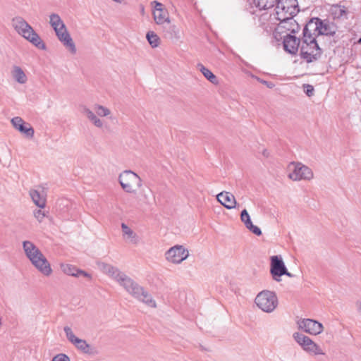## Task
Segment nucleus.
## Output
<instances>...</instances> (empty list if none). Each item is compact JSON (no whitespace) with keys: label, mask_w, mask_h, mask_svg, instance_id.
I'll return each mask as SVG.
<instances>
[{"label":"nucleus","mask_w":361,"mask_h":361,"mask_svg":"<svg viewBox=\"0 0 361 361\" xmlns=\"http://www.w3.org/2000/svg\"><path fill=\"white\" fill-rule=\"evenodd\" d=\"M29 196L36 207L44 209L47 205V192L42 187L31 188L29 190Z\"/></svg>","instance_id":"obj_17"},{"label":"nucleus","mask_w":361,"mask_h":361,"mask_svg":"<svg viewBox=\"0 0 361 361\" xmlns=\"http://www.w3.org/2000/svg\"><path fill=\"white\" fill-rule=\"evenodd\" d=\"M15 31L37 48L44 50L46 45L32 27L22 17L16 16L11 20Z\"/></svg>","instance_id":"obj_3"},{"label":"nucleus","mask_w":361,"mask_h":361,"mask_svg":"<svg viewBox=\"0 0 361 361\" xmlns=\"http://www.w3.org/2000/svg\"><path fill=\"white\" fill-rule=\"evenodd\" d=\"M313 25V24H307L305 27L301 39L300 56L307 63L317 60L322 54V49L318 45L316 33L311 32Z\"/></svg>","instance_id":"obj_2"},{"label":"nucleus","mask_w":361,"mask_h":361,"mask_svg":"<svg viewBox=\"0 0 361 361\" xmlns=\"http://www.w3.org/2000/svg\"><path fill=\"white\" fill-rule=\"evenodd\" d=\"M23 247L25 255L29 259H31L33 256L39 255V250L30 241H24L23 243Z\"/></svg>","instance_id":"obj_26"},{"label":"nucleus","mask_w":361,"mask_h":361,"mask_svg":"<svg viewBox=\"0 0 361 361\" xmlns=\"http://www.w3.org/2000/svg\"><path fill=\"white\" fill-rule=\"evenodd\" d=\"M357 310L360 312H361V302H358L356 304Z\"/></svg>","instance_id":"obj_36"},{"label":"nucleus","mask_w":361,"mask_h":361,"mask_svg":"<svg viewBox=\"0 0 361 361\" xmlns=\"http://www.w3.org/2000/svg\"><path fill=\"white\" fill-rule=\"evenodd\" d=\"M257 80L259 81L261 83L265 85L268 88H273L274 87V84L271 82H268L264 80H261L259 78H257Z\"/></svg>","instance_id":"obj_34"},{"label":"nucleus","mask_w":361,"mask_h":361,"mask_svg":"<svg viewBox=\"0 0 361 361\" xmlns=\"http://www.w3.org/2000/svg\"><path fill=\"white\" fill-rule=\"evenodd\" d=\"M262 155L264 157H269V152L267 149H264L262 150Z\"/></svg>","instance_id":"obj_35"},{"label":"nucleus","mask_w":361,"mask_h":361,"mask_svg":"<svg viewBox=\"0 0 361 361\" xmlns=\"http://www.w3.org/2000/svg\"><path fill=\"white\" fill-rule=\"evenodd\" d=\"M49 24L54 30L66 25L59 15L54 13L49 15Z\"/></svg>","instance_id":"obj_29"},{"label":"nucleus","mask_w":361,"mask_h":361,"mask_svg":"<svg viewBox=\"0 0 361 361\" xmlns=\"http://www.w3.org/2000/svg\"><path fill=\"white\" fill-rule=\"evenodd\" d=\"M283 48L286 51L295 54L300 49L301 40L295 36L287 35L283 39Z\"/></svg>","instance_id":"obj_21"},{"label":"nucleus","mask_w":361,"mask_h":361,"mask_svg":"<svg viewBox=\"0 0 361 361\" xmlns=\"http://www.w3.org/2000/svg\"><path fill=\"white\" fill-rule=\"evenodd\" d=\"M99 269L109 277L116 281L134 298L143 302L148 307L155 308L157 303L152 295L142 286L122 272L118 267L110 264L98 262Z\"/></svg>","instance_id":"obj_1"},{"label":"nucleus","mask_w":361,"mask_h":361,"mask_svg":"<svg viewBox=\"0 0 361 361\" xmlns=\"http://www.w3.org/2000/svg\"><path fill=\"white\" fill-rule=\"evenodd\" d=\"M144 11H145V8H144V7L142 6V9H141V12H142V13H144Z\"/></svg>","instance_id":"obj_38"},{"label":"nucleus","mask_w":361,"mask_h":361,"mask_svg":"<svg viewBox=\"0 0 361 361\" xmlns=\"http://www.w3.org/2000/svg\"><path fill=\"white\" fill-rule=\"evenodd\" d=\"M30 260L35 266V267L37 269L38 271H39L43 275L49 276L52 273V269L49 262L47 261L40 250L39 251V255L33 256V257H32V259Z\"/></svg>","instance_id":"obj_15"},{"label":"nucleus","mask_w":361,"mask_h":361,"mask_svg":"<svg viewBox=\"0 0 361 361\" xmlns=\"http://www.w3.org/2000/svg\"><path fill=\"white\" fill-rule=\"evenodd\" d=\"M163 36L165 38L170 39L173 41H180L182 39L183 33L180 28L173 24H166L161 27Z\"/></svg>","instance_id":"obj_19"},{"label":"nucleus","mask_w":361,"mask_h":361,"mask_svg":"<svg viewBox=\"0 0 361 361\" xmlns=\"http://www.w3.org/2000/svg\"><path fill=\"white\" fill-rule=\"evenodd\" d=\"M48 212L44 209L37 208L33 210V216L39 221L42 222L45 216H47Z\"/></svg>","instance_id":"obj_31"},{"label":"nucleus","mask_w":361,"mask_h":361,"mask_svg":"<svg viewBox=\"0 0 361 361\" xmlns=\"http://www.w3.org/2000/svg\"><path fill=\"white\" fill-rule=\"evenodd\" d=\"M122 238L123 240L128 244L137 245L140 243V238L137 233L127 226L126 224H121Z\"/></svg>","instance_id":"obj_20"},{"label":"nucleus","mask_w":361,"mask_h":361,"mask_svg":"<svg viewBox=\"0 0 361 361\" xmlns=\"http://www.w3.org/2000/svg\"><path fill=\"white\" fill-rule=\"evenodd\" d=\"M13 128L23 134L27 138L32 139L34 137L35 130L29 123H26L20 116L13 117L11 120Z\"/></svg>","instance_id":"obj_16"},{"label":"nucleus","mask_w":361,"mask_h":361,"mask_svg":"<svg viewBox=\"0 0 361 361\" xmlns=\"http://www.w3.org/2000/svg\"><path fill=\"white\" fill-rule=\"evenodd\" d=\"M121 188L128 193H136L142 186V178L131 170H125L118 175Z\"/></svg>","instance_id":"obj_4"},{"label":"nucleus","mask_w":361,"mask_h":361,"mask_svg":"<svg viewBox=\"0 0 361 361\" xmlns=\"http://www.w3.org/2000/svg\"><path fill=\"white\" fill-rule=\"evenodd\" d=\"M298 329L305 332L317 336L324 331V326L322 323L311 319H300L297 322Z\"/></svg>","instance_id":"obj_12"},{"label":"nucleus","mask_w":361,"mask_h":361,"mask_svg":"<svg viewBox=\"0 0 361 361\" xmlns=\"http://www.w3.org/2000/svg\"><path fill=\"white\" fill-rule=\"evenodd\" d=\"M152 4L154 5L152 16L155 23L161 27L170 24V16L164 6L157 1L152 2Z\"/></svg>","instance_id":"obj_11"},{"label":"nucleus","mask_w":361,"mask_h":361,"mask_svg":"<svg viewBox=\"0 0 361 361\" xmlns=\"http://www.w3.org/2000/svg\"><path fill=\"white\" fill-rule=\"evenodd\" d=\"M197 68L209 82L214 85L218 84L219 81L216 76L207 68L199 63L197 64Z\"/></svg>","instance_id":"obj_27"},{"label":"nucleus","mask_w":361,"mask_h":361,"mask_svg":"<svg viewBox=\"0 0 361 361\" xmlns=\"http://www.w3.org/2000/svg\"><path fill=\"white\" fill-rule=\"evenodd\" d=\"M286 267L281 257L279 256H272L271 257V274L274 280L279 281V279L286 274Z\"/></svg>","instance_id":"obj_18"},{"label":"nucleus","mask_w":361,"mask_h":361,"mask_svg":"<svg viewBox=\"0 0 361 361\" xmlns=\"http://www.w3.org/2000/svg\"><path fill=\"white\" fill-rule=\"evenodd\" d=\"M313 24V27L311 29V32L316 33V37L319 38L322 35H333L337 30L336 26L333 23L326 20H317L315 23H310Z\"/></svg>","instance_id":"obj_13"},{"label":"nucleus","mask_w":361,"mask_h":361,"mask_svg":"<svg viewBox=\"0 0 361 361\" xmlns=\"http://www.w3.org/2000/svg\"><path fill=\"white\" fill-rule=\"evenodd\" d=\"M293 337L295 342L301 346L306 353L313 355H324L325 353L321 347L310 337L300 332H295Z\"/></svg>","instance_id":"obj_7"},{"label":"nucleus","mask_w":361,"mask_h":361,"mask_svg":"<svg viewBox=\"0 0 361 361\" xmlns=\"http://www.w3.org/2000/svg\"><path fill=\"white\" fill-rule=\"evenodd\" d=\"M304 91L308 97H311L314 94V87L311 85H304Z\"/></svg>","instance_id":"obj_33"},{"label":"nucleus","mask_w":361,"mask_h":361,"mask_svg":"<svg viewBox=\"0 0 361 361\" xmlns=\"http://www.w3.org/2000/svg\"><path fill=\"white\" fill-rule=\"evenodd\" d=\"M358 42L359 43H361V37L360 38V39L358 40Z\"/></svg>","instance_id":"obj_39"},{"label":"nucleus","mask_w":361,"mask_h":361,"mask_svg":"<svg viewBox=\"0 0 361 361\" xmlns=\"http://www.w3.org/2000/svg\"><path fill=\"white\" fill-rule=\"evenodd\" d=\"M240 219L246 228L257 235H260L262 231L259 227L252 224L250 215L246 209H243L240 214Z\"/></svg>","instance_id":"obj_25"},{"label":"nucleus","mask_w":361,"mask_h":361,"mask_svg":"<svg viewBox=\"0 0 361 361\" xmlns=\"http://www.w3.org/2000/svg\"><path fill=\"white\" fill-rule=\"evenodd\" d=\"M164 257L167 262L180 264L189 257V251L183 245H176L165 252Z\"/></svg>","instance_id":"obj_10"},{"label":"nucleus","mask_w":361,"mask_h":361,"mask_svg":"<svg viewBox=\"0 0 361 361\" xmlns=\"http://www.w3.org/2000/svg\"><path fill=\"white\" fill-rule=\"evenodd\" d=\"M63 331L68 341L78 350L87 355H94L97 353L96 349L88 344L85 340L78 338L71 327L66 326L63 328Z\"/></svg>","instance_id":"obj_8"},{"label":"nucleus","mask_w":361,"mask_h":361,"mask_svg":"<svg viewBox=\"0 0 361 361\" xmlns=\"http://www.w3.org/2000/svg\"><path fill=\"white\" fill-rule=\"evenodd\" d=\"M146 38L152 48H156L159 46L160 38L154 32L148 31L146 35Z\"/></svg>","instance_id":"obj_30"},{"label":"nucleus","mask_w":361,"mask_h":361,"mask_svg":"<svg viewBox=\"0 0 361 361\" xmlns=\"http://www.w3.org/2000/svg\"><path fill=\"white\" fill-rule=\"evenodd\" d=\"M82 114L98 128H104V121L99 117H108L111 115V110L101 104H96L93 106V110L85 106L82 110Z\"/></svg>","instance_id":"obj_5"},{"label":"nucleus","mask_w":361,"mask_h":361,"mask_svg":"<svg viewBox=\"0 0 361 361\" xmlns=\"http://www.w3.org/2000/svg\"><path fill=\"white\" fill-rule=\"evenodd\" d=\"M331 13L334 19H340L346 17L347 11L345 6L334 5L331 8Z\"/></svg>","instance_id":"obj_28"},{"label":"nucleus","mask_w":361,"mask_h":361,"mask_svg":"<svg viewBox=\"0 0 361 361\" xmlns=\"http://www.w3.org/2000/svg\"><path fill=\"white\" fill-rule=\"evenodd\" d=\"M283 275H286V276H289V277H291V276H292L291 274H290V273H289L287 270H286V274H284Z\"/></svg>","instance_id":"obj_37"},{"label":"nucleus","mask_w":361,"mask_h":361,"mask_svg":"<svg viewBox=\"0 0 361 361\" xmlns=\"http://www.w3.org/2000/svg\"><path fill=\"white\" fill-rule=\"evenodd\" d=\"M11 75L12 79L20 85H25L28 80V78L24 70L17 65H14L11 67Z\"/></svg>","instance_id":"obj_23"},{"label":"nucleus","mask_w":361,"mask_h":361,"mask_svg":"<svg viewBox=\"0 0 361 361\" xmlns=\"http://www.w3.org/2000/svg\"><path fill=\"white\" fill-rule=\"evenodd\" d=\"M55 34L58 39L62 43L65 48L71 54H75L76 53L75 44L69 34L66 26H63V28H58L54 30Z\"/></svg>","instance_id":"obj_14"},{"label":"nucleus","mask_w":361,"mask_h":361,"mask_svg":"<svg viewBox=\"0 0 361 361\" xmlns=\"http://www.w3.org/2000/svg\"><path fill=\"white\" fill-rule=\"evenodd\" d=\"M257 306L265 312H273L278 305V298L274 292L262 290L257 294L255 300Z\"/></svg>","instance_id":"obj_6"},{"label":"nucleus","mask_w":361,"mask_h":361,"mask_svg":"<svg viewBox=\"0 0 361 361\" xmlns=\"http://www.w3.org/2000/svg\"><path fill=\"white\" fill-rule=\"evenodd\" d=\"M51 361H71L70 357L63 353H60L55 355Z\"/></svg>","instance_id":"obj_32"},{"label":"nucleus","mask_w":361,"mask_h":361,"mask_svg":"<svg viewBox=\"0 0 361 361\" xmlns=\"http://www.w3.org/2000/svg\"><path fill=\"white\" fill-rule=\"evenodd\" d=\"M288 169L289 171L288 177L294 181L300 180H310L313 178L312 169L301 163H290Z\"/></svg>","instance_id":"obj_9"},{"label":"nucleus","mask_w":361,"mask_h":361,"mask_svg":"<svg viewBox=\"0 0 361 361\" xmlns=\"http://www.w3.org/2000/svg\"><path fill=\"white\" fill-rule=\"evenodd\" d=\"M61 268L62 271L69 276L75 277L84 276L91 279L92 276L90 274L85 271L77 269L75 266L71 264H61Z\"/></svg>","instance_id":"obj_24"},{"label":"nucleus","mask_w":361,"mask_h":361,"mask_svg":"<svg viewBox=\"0 0 361 361\" xmlns=\"http://www.w3.org/2000/svg\"><path fill=\"white\" fill-rule=\"evenodd\" d=\"M216 199L226 209H231L236 207L235 196L230 192H221L216 195Z\"/></svg>","instance_id":"obj_22"}]
</instances>
